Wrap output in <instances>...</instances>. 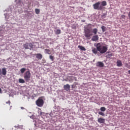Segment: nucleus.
<instances>
[{
  "label": "nucleus",
  "mask_w": 130,
  "mask_h": 130,
  "mask_svg": "<svg viewBox=\"0 0 130 130\" xmlns=\"http://www.w3.org/2000/svg\"><path fill=\"white\" fill-rule=\"evenodd\" d=\"M99 37H98V35H95L93 36L91 39L92 41H98L99 40Z\"/></svg>",
  "instance_id": "nucleus-8"
},
{
  "label": "nucleus",
  "mask_w": 130,
  "mask_h": 130,
  "mask_svg": "<svg viewBox=\"0 0 130 130\" xmlns=\"http://www.w3.org/2000/svg\"><path fill=\"white\" fill-rule=\"evenodd\" d=\"M92 52H93L94 54H96L98 52V48L96 49L95 48H92Z\"/></svg>",
  "instance_id": "nucleus-14"
},
{
  "label": "nucleus",
  "mask_w": 130,
  "mask_h": 130,
  "mask_svg": "<svg viewBox=\"0 0 130 130\" xmlns=\"http://www.w3.org/2000/svg\"><path fill=\"white\" fill-rule=\"evenodd\" d=\"M0 93H2V89L0 88Z\"/></svg>",
  "instance_id": "nucleus-35"
},
{
  "label": "nucleus",
  "mask_w": 130,
  "mask_h": 130,
  "mask_svg": "<svg viewBox=\"0 0 130 130\" xmlns=\"http://www.w3.org/2000/svg\"><path fill=\"white\" fill-rule=\"evenodd\" d=\"M117 66L118 67H122V62L121 60H119L117 61Z\"/></svg>",
  "instance_id": "nucleus-15"
},
{
  "label": "nucleus",
  "mask_w": 130,
  "mask_h": 130,
  "mask_svg": "<svg viewBox=\"0 0 130 130\" xmlns=\"http://www.w3.org/2000/svg\"><path fill=\"white\" fill-rule=\"evenodd\" d=\"M78 48H80L81 50H83V51H86V48L82 46H78Z\"/></svg>",
  "instance_id": "nucleus-17"
},
{
  "label": "nucleus",
  "mask_w": 130,
  "mask_h": 130,
  "mask_svg": "<svg viewBox=\"0 0 130 130\" xmlns=\"http://www.w3.org/2000/svg\"><path fill=\"white\" fill-rule=\"evenodd\" d=\"M25 72H26V68H22L21 69H20V72L21 73V74H24Z\"/></svg>",
  "instance_id": "nucleus-21"
},
{
  "label": "nucleus",
  "mask_w": 130,
  "mask_h": 130,
  "mask_svg": "<svg viewBox=\"0 0 130 130\" xmlns=\"http://www.w3.org/2000/svg\"><path fill=\"white\" fill-rule=\"evenodd\" d=\"M82 22H85V20H82Z\"/></svg>",
  "instance_id": "nucleus-36"
},
{
  "label": "nucleus",
  "mask_w": 130,
  "mask_h": 130,
  "mask_svg": "<svg viewBox=\"0 0 130 130\" xmlns=\"http://www.w3.org/2000/svg\"><path fill=\"white\" fill-rule=\"evenodd\" d=\"M28 46L30 47V49H31V48H33V44L32 43L28 44Z\"/></svg>",
  "instance_id": "nucleus-28"
},
{
  "label": "nucleus",
  "mask_w": 130,
  "mask_h": 130,
  "mask_svg": "<svg viewBox=\"0 0 130 130\" xmlns=\"http://www.w3.org/2000/svg\"><path fill=\"white\" fill-rule=\"evenodd\" d=\"M96 66L99 68H103L104 67V63L101 61H99L96 63Z\"/></svg>",
  "instance_id": "nucleus-7"
},
{
  "label": "nucleus",
  "mask_w": 130,
  "mask_h": 130,
  "mask_svg": "<svg viewBox=\"0 0 130 130\" xmlns=\"http://www.w3.org/2000/svg\"><path fill=\"white\" fill-rule=\"evenodd\" d=\"M36 58H38V59H41L42 58V54L41 53H38L36 54Z\"/></svg>",
  "instance_id": "nucleus-11"
},
{
  "label": "nucleus",
  "mask_w": 130,
  "mask_h": 130,
  "mask_svg": "<svg viewBox=\"0 0 130 130\" xmlns=\"http://www.w3.org/2000/svg\"><path fill=\"white\" fill-rule=\"evenodd\" d=\"M63 88L65 91H69L71 89V86L69 84H66L63 86Z\"/></svg>",
  "instance_id": "nucleus-6"
},
{
  "label": "nucleus",
  "mask_w": 130,
  "mask_h": 130,
  "mask_svg": "<svg viewBox=\"0 0 130 130\" xmlns=\"http://www.w3.org/2000/svg\"><path fill=\"white\" fill-rule=\"evenodd\" d=\"M45 51L46 52H47V53H48V54H50V53H49V52H50V50L48 49H45Z\"/></svg>",
  "instance_id": "nucleus-27"
},
{
  "label": "nucleus",
  "mask_w": 130,
  "mask_h": 130,
  "mask_svg": "<svg viewBox=\"0 0 130 130\" xmlns=\"http://www.w3.org/2000/svg\"><path fill=\"white\" fill-rule=\"evenodd\" d=\"M60 33H61V31L60 30V29H57L55 31V34H56V35H59Z\"/></svg>",
  "instance_id": "nucleus-18"
},
{
  "label": "nucleus",
  "mask_w": 130,
  "mask_h": 130,
  "mask_svg": "<svg viewBox=\"0 0 130 130\" xmlns=\"http://www.w3.org/2000/svg\"><path fill=\"white\" fill-rule=\"evenodd\" d=\"M23 47L25 48V49H29V43H25L24 44H23Z\"/></svg>",
  "instance_id": "nucleus-13"
},
{
  "label": "nucleus",
  "mask_w": 130,
  "mask_h": 130,
  "mask_svg": "<svg viewBox=\"0 0 130 130\" xmlns=\"http://www.w3.org/2000/svg\"><path fill=\"white\" fill-rule=\"evenodd\" d=\"M128 73L129 75H130V70H129V71H128Z\"/></svg>",
  "instance_id": "nucleus-34"
},
{
  "label": "nucleus",
  "mask_w": 130,
  "mask_h": 130,
  "mask_svg": "<svg viewBox=\"0 0 130 130\" xmlns=\"http://www.w3.org/2000/svg\"><path fill=\"white\" fill-rule=\"evenodd\" d=\"M35 12H36V14H37V15H39V14H40V10L38 9H36Z\"/></svg>",
  "instance_id": "nucleus-20"
},
{
  "label": "nucleus",
  "mask_w": 130,
  "mask_h": 130,
  "mask_svg": "<svg viewBox=\"0 0 130 130\" xmlns=\"http://www.w3.org/2000/svg\"><path fill=\"white\" fill-rule=\"evenodd\" d=\"M21 109H25V108L23 107H21Z\"/></svg>",
  "instance_id": "nucleus-31"
},
{
  "label": "nucleus",
  "mask_w": 130,
  "mask_h": 130,
  "mask_svg": "<svg viewBox=\"0 0 130 130\" xmlns=\"http://www.w3.org/2000/svg\"><path fill=\"white\" fill-rule=\"evenodd\" d=\"M99 114H100V115H102V116H105V114H104V113L102 112H99Z\"/></svg>",
  "instance_id": "nucleus-26"
},
{
  "label": "nucleus",
  "mask_w": 130,
  "mask_h": 130,
  "mask_svg": "<svg viewBox=\"0 0 130 130\" xmlns=\"http://www.w3.org/2000/svg\"><path fill=\"white\" fill-rule=\"evenodd\" d=\"M31 78V73H30V71H26L24 75V79L26 81H29L30 78Z\"/></svg>",
  "instance_id": "nucleus-5"
},
{
  "label": "nucleus",
  "mask_w": 130,
  "mask_h": 130,
  "mask_svg": "<svg viewBox=\"0 0 130 130\" xmlns=\"http://www.w3.org/2000/svg\"><path fill=\"white\" fill-rule=\"evenodd\" d=\"M98 121L100 123H104V122H105V119L100 118L98 119Z\"/></svg>",
  "instance_id": "nucleus-9"
},
{
  "label": "nucleus",
  "mask_w": 130,
  "mask_h": 130,
  "mask_svg": "<svg viewBox=\"0 0 130 130\" xmlns=\"http://www.w3.org/2000/svg\"><path fill=\"white\" fill-rule=\"evenodd\" d=\"M121 19H125V15H122L121 16Z\"/></svg>",
  "instance_id": "nucleus-29"
},
{
  "label": "nucleus",
  "mask_w": 130,
  "mask_h": 130,
  "mask_svg": "<svg viewBox=\"0 0 130 130\" xmlns=\"http://www.w3.org/2000/svg\"><path fill=\"white\" fill-rule=\"evenodd\" d=\"M97 32H98V29L97 28H94L92 31L90 28H86L85 29V37L87 38V39H91V37L93 36V33L96 35Z\"/></svg>",
  "instance_id": "nucleus-1"
},
{
  "label": "nucleus",
  "mask_w": 130,
  "mask_h": 130,
  "mask_svg": "<svg viewBox=\"0 0 130 130\" xmlns=\"http://www.w3.org/2000/svg\"><path fill=\"white\" fill-rule=\"evenodd\" d=\"M75 85H72L71 86H72V89H77V83H76L75 82Z\"/></svg>",
  "instance_id": "nucleus-19"
},
{
  "label": "nucleus",
  "mask_w": 130,
  "mask_h": 130,
  "mask_svg": "<svg viewBox=\"0 0 130 130\" xmlns=\"http://www.w3.org/2000/svg\"><path fill=\"white\" fill-rule=\"evenodd\" d=\"M36 104L38 107H42L44 105V101L42 99V97L39 98L36 101Z\"/></svg>",
  "instance_id": "nucleus-4"
},
{
  "label": "nucleus",
  "mask_w": 130,
  "mask_h": 130,
  "mask_svg": "<svg viewBox=\"0 0 130 130\" xmlns=\"http://www.w3.org/2000/svg\"><path fill=\"white\" fill-rule=\"evenodd\" d=\"M102 7H105V6H107V3L106 1H103L102 3L101 2Z\"/></svg>",
  "instance_id": "nucleus-16"
},
{
  "label": "nucleus",
  "mask_w": 130,
  "mask_h": 130,
  "mask_svg": "<svg viewBox=\"0 0 130 130\" xmlns=\"http://www.w3.org/2000/svg\"><path fill=\"white\" fill-rule=\"evenodd\" d=\"M19 82L21 84H24V83H25V80H24V79H23L20 78L19 79Z\"/></svg>",
  "instance_id": "nucleus-22"
},
{
  "label": "nucleus",
  "mask_w": 130,
  "mask_h": 130,
  "mask_svg": "<svg viewBox=\"0 0 130 130\" xmlns=\"http://www.w3.org/2000/svg\"><path fill=\"white\" fill-rule=\"evenodd\" d=\"M101 2H98L93 5V9L94 10H98V11H102L103 9V7L101 6Z\"/></svg>",
  "instance_id": "nucleus-3"
},
{
  "label": "nucleus",
  "mask_w": 130,
  "mask_h": 130,
  "mask_svg": "<svg viewBox=\"0 0 130 130\" xmlns=\"http://www.w3.org/2000/svg\"><path fill=\"white\" fill-rule=\"evenodd\" d=\"M49 58H50V59H51L52 60V61H53V60L54 59V57L52 55H50Z\"/></svg>",
  "instance_id": "nucleus-25"
},
{
  "label": "nucleus",
  "mask_w": 130,
  "mask_h": 130,
  "mask_svg": "<svg viewBox=\"0 0 130 130\" xmlns=\"http://www.w3.org/2000/svg\"><path fill=\"white\" fill-rule=\"evenodd\" d=\"M0 75H2V70L0 69Z\"/></svg>",
  "instance_id": "nucleus-32"
},
{
  "label": "nucleus",
  "mask_w": 130,
  "mask_h": 130,
  "mask_svg": "<svg viewBox=\"0 0 130 130\" xmlns=\"http://www.w3.org/2000/svg\"><path fill=\"white\" fill-rule=\"evenodd\" d=\"M102 30L103 32H105V31H106V27L104 26H102Z\"/></svg>",
  "instance_id": "nucleus-24"
},
{
  "label": "nucleus",
  "mask_w": 130,
  "mask_h": 130,
  "mask_svg": "<svg viewBox=\"0 0 130 130\" xmlns=\"http://www.w3.org/2000/svg\"><path fill=\"white\" fill-rule=\"evenodd\" d=\"M100 110L101 111H102L103 112H104L106 110V108L104 107H102L100 108Z\"/></svg>",
  "instance_id": "nucleus-23"
},
{
  "label": "nucleus",
  "mask_w": 130,
  "mask_h": 130,
  "mask_svg": "<svg viewBox=\"0 0 130 130\" xmlns=\"http://www.w3.org/2000/svg\"><path fill=\"white\" fill-rule=\"evenodd\" d=\"M6 104H11V102L10 101H9L8 102H6Z\"/></svg>",
  "instance_id": "nucleus-30"
},
{
  "label": "nucleus",
  "mask_w": 130,
  "mask_h": 130,
  "mask_svg": "<svg viewBox=\"0 0 130 130\" xmlns=\"http://www.w3.org/2000/svg\"><path fill=\"white\" fill-rule=\"evenodd\" d=\"M2 74L4 76H6L7 75V69L6 68L2 69Z\"/></svg>",
  "instance_id": "nucleus-12"
},
{
  "label": "nucleus",
  "mask_w": 130,
  "mask_h": 130,
  "mask_svg": "<svg viewBox=\"0 0 130 130\" xmlns=\"http://www.w3.org/2000/svg\"><path fill=\"white\" fill-rule=\"evenodd\" d=\"M96 47L98 49V51L102 54L105 53L108 50L107 46H104L102 43H99L96 44Z\"/></svg>",
  "instance_id": "nucleus-2"
},
{
  "label": "nucleus",
  "mask_w": 130,
  "mask_h": 130,
  "mask_svg": "<svg viewBox=\"0 0 130 130\" xmlns=\"http://www.w3.org/2000/svg\"><path fill=\"white\" fill-rule=\"evenodd\" d=\"M75 81H77V77H74Z\"/></svg>",
  "instance_id": "nucleus-33"
},
{
  "label": "nucleus",
  "mask_w": 130,
  "mask_h": 130,
  "mask_svg": "<svg viewBox=\"0 0 130 130\" xmlns=\"http://www.w3.org/2000/svg\"><path fill=\"white\" fill-rule=\"evenodd\" d=\"M113 55V54L112 53H109V52H107L106 53V56L108 57V58L111 57Z\"/></svg>",
  "instance_id": "nucleus-10"
}]
</instances>
